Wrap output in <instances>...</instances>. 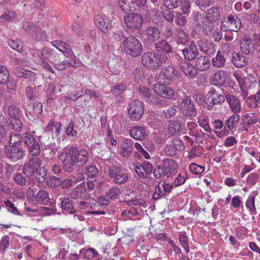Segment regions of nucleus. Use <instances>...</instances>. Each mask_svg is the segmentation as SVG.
<instances>
[{
  "mask_svg": "<svg viewBox=\"0 0 260 260\" xmlns=\"http://www.w3.org/2000/svg\"><path fill=\"white\" fill-rule=\"evenodd\" d=\"M89 153L85 149H79L76 146H72L67 151H64L58 158L62 161V168L67 172H72L74 167L80 168L85 165L89 159Z\"/></svg>",
  "mask_w": 260,
  "mask_h": 260,
  "instance_id": "1",
  "label": "nucleus"
},
{
  "mask_svg": "<svg viewBox=\"0 0 260 260\" xmlns=\"http://www.w3.org/2000/svg\"><path fill=\"white\" fill-rule=\"evenodd\" d=\"M240 50L246 55H252L256 49L260 47V35L253 33L252 35L245 34L239 40Z\"/></svg>",
  "mask_w": 260,
  "mask_h": 260,
  "instance_id": "2",
  "label": "nucleus"
},
{
  "mask_svg": "<svg viewBox=\"0 0 260 260\" xmlns=\"http://www.w3.org/2000/svg\"><path fill=\"white\" fill-rule=\"evenodd\" d=\"M169 58L164 53H154L151 52L144 53L141 58V62L147 69L153 72L157 71L161 64L166 63Z\"/></svg>",
  "mask_w": 260,
  "mask_h": 260,
  "instance_id": "3",
  "label": "nucleus"
},
{
  "mask_svg": "<svg viewBox=\"0 0 260 260\" xmlns=\"http://www.w3.org/2000/svg\"><path fill=\"white\" fill-rule=\"evenodd\" d=\"M178 164L171 158H164L160 164L156 165L153 171L156 179L162 177L170 178L177 172Z\"/></svg>",
  "mask_w": 260,
  "mask_h": 260,
  "instance_id": "4",
  "label": "nucleus"
},
{
  "mask_svg": "<svg viewBox=\"0 0 260 260\" xmlns=\"http://www.w3.org/2000/svg\"><path fill=\"white\" fill-rule=\"evenodd\" d=\"M122 46L126 53L133 57H138L143 52L141 42L133 36L124 37Z\"/></svg>",
  "mask_w": 260,
  "mask_h": 260,
  "instance_id": "5",
  "label": "nucleus"
},
{
  "mask_svg": "<svg viewBox=\"0 0 260 260\" xmlns=\"http://www.w3.org/2000/svg\"><path fill=\"white\" fill-rule=\"evenodd\" d=\"M4 152L6 158L10 162H16L22 159L25 154V150L17 143H8L4 147Z\"/></svg>",
  "mask_w": 260,
  "mask_h": 260,
  "instance_id": "6",
  "label": "nucleus"
},
{
  "mask_svg": "<svg viewBox=\"0 0 260 260\" xmlns=\"http://www.w3.org/2000/svg\"><path fill=\"white\" fill-rule=\"evenodd\" d=\"M243 27L241 20L235 15L224 16L220 23V28L223 31L238 32Z\"/></svg>",
  "mask_w": 260,
  "mask_h": 260,
  "instance_id": "7",
  "label": "nucleus"
},
{
  "mask_svg": "<svg viewBox=\"0 0 260 260\" xmlns=\"http://www.w3.org/2000/svg\"><path fill=\"white\" fill-rule=\"evenodd\" d=\"M179 108L183 116L192 119L197 115V109L191 98L185 95L178 104Z\"/></svg>",
  "mask_w": 260,
  "mask_h": 260,
  "instance_id": "8",
  "label": "nucleus"
},
{
  "mask_svg": "<svg viewBox=\"0 0 260 260\" xmlns=\"http://www.w3.org/2000/svg\"><path fill=\"white\" fill-rule=\"evenodd\" d=\"M23 143L28 153L33 157L39 155L41 152V147L38 139L29 133H24Z\"/></svg>",
  "mask_w": 260,
  "mask_h": 260,
  "instance_id": "9",
  "label": "nucleus"
},
{
  "mask_svg": "<svg viewBox=\"0 0 260 260\" xmlns=\"http://www.w3.org/2000/svg\"><path fill=\"white\" fill-rule=\"evenodd\" d=\"M225 100V96L218 93L215 89H212L205 95L204 103L207 109L211 111L214 105H221Z\"/></svg>",
  "mask_w": 260,
  "mask_h": 260,
  "instance_id": "10",
  "label": "nucleus"
},
{
  "mask_svg": "<svg viewBox=\"0 0 260 260\" xmlns=\"http://www.w3.org/2000/svg\"><path fill=\"white\" fill-rule=\"evenodd\" d=\"M124 22L127 28L139 30L142 26L144 18L141 14L132 12L125 15Z\"/></svg>",
  "mask_w": 260,
  "mask_h": 260,
  "instance_id": "11",
  "label": "nucleus"
},
{
  "mask_svg": "<svg viewBox=\"0 0 260 260\" xmlns=\"http://www.w3.org/2000/svg\"><path fill=\"white\" fill-rule=\"evenodd\" d=\"M178 74L179 71L176 66L171 64L161 69L159 77L164 84L168 85L171 83L175 77L178 76Z\"/></svg>",
  "mask_w": 260,
  "mask_h": 260,
  "instance_id": "12",
  "label": "nucleus"
},
{
  "mask_svg": "<svg viewBox=\"0 0 260 260\" xmlns=\"http://www.w3.org/2000/svg\"><path fill=\"white\" fill-rule=\"evenodd\" d=\"M41 165V160L38 157H32L24 164L22 172L26 177H31L35 175Z\"/></svg>",
  "mask_w": 260,
  "mask_h": 260,
  "instance_id": "13",
  "label": "nucleus"
},
{
  "mask_svg": "<svg viewBox=\"0 0 260 260\" xmlns=\"http://www.w3.org/2000/svg\"><path fill=\"white\" fill-rule=\"evenodd\" d=\"M128 115L134 121H138L142 117L144 112L143 103L139 100H135L129 105Z\"/></svg>",
  "mask_w": 260,
  "mask_h": 260,
  "instance_id": "14",
  "label": "nucleus"
},
{
  "mask_svg": "<svg viewBox=\"0 0 260 260\" xmlns=\"http://www.w3.org/2000/svg\"><path fill=\"white\" fill-rule=\"evenodd\" d=\"M220 10L221 8L216 5L207 9L200 16L206 22L215 23L221 16Z\"/></svg>",
  "mask_w": 260,
  "mask_h": 260,
  "instance_id": "15",
  "label": "nucleus"
},
{
  "mask_svg": "<svg viewBox=\"0 0 260 260\" xmlns=\"http://www.w3.org/2000/svg\"><path fill=\"white\" fill-rule=\"evenodd\" d=\"M22 28L33 39L38 41L43 39L41 28L33 23L28 21L24 22L23 23Z\"/></svg>",
  "mask_w": 260,
  "mask_h": 260,
  "instance_id": "16",
  "label": "nucleus"
},
{
  "mask_svg": "<svg viewBox=\"0 0 260 260\" xmlns=\"http://www.w3.org/2000/svg\"><path fill=\"white\" fill-rule=\"evenodd\" d=\"M186 46L181 50L184 60L188 61L194 60L199 53L196 44L194 42L191 41L189 45Z\"/></svg>",
  "mask_w": 260,
  "mask_h": 260,
  "instance_id": "17",
  "label": "nucleus"
},
{
  "mask_svg": "<svg viewBox=\"0 0 260 260\" xmlns=\"http://www.w3.org/2000/svg\"><path fill=\"white\" fill-rule=\"evenodd\" d=\"M51 44L59 51L61 52L67 58L74 60L76 56L69 44L59 40L53 41Z\"/></svg>",
  "mask_w": 260,
  "mask_h": 260,
  "instance_id": "18",
  "label": "nucleus"
},
{
  "mask_svg": "<svg viewBox=\"0 0 260 260\" xmlns=\"http://www.w3.org/2000/svg\"><path fill=\"white\" fill-rule=\"evenodd\" d=\"M193 64L194 68L196 69V71L204 72L210 69L211 60L208 57L202 55L199 57H197L193 62Z\"/></svg>",
  "mask_w": 260,
  "mask_h": 260,
  "instance_id": "19",
  "label": "nucleus"
},
{
  "mask_svg": "<svg viewBox=\"0 0 260 260\" xmlns=\"http://www.w3.org/2000/svg\"><path fill=\"white\" fill-rule=\"evenodd\" d=\"M153 89L158 95L168 99H172L174 94V90L172 88L162 84H155Z\"/></svg>",
  "mask_w": 260,
  "mask_h": 260,
  "instance_id": "20",
  "label": "nucleus"
},
{
  "mask_svg": "<svg viewBox=\"0 0 260 260\" xmlns=\"http://www.w3.org/2000/svg\"><path fill=\"white\" fill-rule=\"evenodd\" d=\"M59 204L60 208L64 214H74L76 213L77 210L74 206V202L69 198H60Z\"/></svg>",
  "mask_w": 260,
  "mask_h": 260,
  "instance_id": "21",
  "label": "nucleus"
},
{
  "mask_svg": "<svg viewBox=\"0 0 260 260\" xmlns=\"http://www.w3.org/2000/svg\"><path fill=\"white\" fill-rule=\"evenodd\" d=\"M259 119L257 116L253 113H246L242 117L241 125L245 131L248 132V129L256 123L258 122Z\"/></svg>",
  "mask_w": 260,
  "mask_h": 260,
  "instance_id": "22",
  "label": "nucleus"
},
{
  "mask_svg": "<svg viewBox=\"0 0 260 260\" xmlns=\"http://www.w3.org/2000/svg\"><path fill=\"white\" fill-rule=\"evenodd\" d=\"M118 5L121 10L126 14L137 10L136 6H138L137 0H118Z\"/></svg>",
  "mask_w": 260,
  "mask_h": 260,
  "instance_id": "23",
  "label": "nucleus"
},
{
  "mask_svg": "<svg viewBox=\"0 0 260 260\" xmlns=\"http://www.w3.org/2000/svg\"><path fill=\"white\" fill-rule=\"evenodd\" d=\"M198 45L200 50L207 55H211L215 52L213 44L205 39L200 40L198 42Z\"/></svg>",
  "mask_w": 260,
  "mask_h": 260,
  "instance_id": "24",
  "label": "nucleus"
},
{
  "mask_svg": "<svg viewBox=\"0 0 260 260\" xmlns=\"http://www.w3.org/2000/svg\"><path fill=\"white\" fill-rule=\"evenodd\" d=\"M226 101L228 103L232 111L234 113H238L241 109L240 100L235 95L228 94L225 95Z\"/></svg>",
  "mask_w": 260,
  "mask_h": 260,
  "instance_id": "25",
  "label": "nucleus"
},
{
  "mask_svg": "<svg viewBox=\"0 0 260 260\" xmlns=\"http://www.w3.org/2000/svg\"><path fill=\"white\" fill-rule=\"evenodd\" d=\"M133 149V142L132 140L125 139L120 145V155L124 157H129Z\"/></svg>",
  "mask_w": 260,
  "mask_h": 260,
  "instance_id": "26",
  "label": "nucleus"
},
{
  "mask_svg": "<svg viewBox=\"0 0 260 260\" xmlns=\"http://www.w3.org/2000/svg\"><path fill=\"white\" fill-rule=\"evenodd\" d=\"M179 67L186 76L193 78L197 75V71L193 70L194 67L188 61L185 60L181 61L179 63Z\"/></svg>",
  "mask_w": 260,
  "mask_h": 260,
  "instance_id": "27",
  "label": "nucleus"
},
{
  "mask_svg": "<svg viewBox=\"0 0 260 260\" xmlns=\"http://www.w3.org/2000/svg\"><path fill=\"white\" fill-rule=\"evenodd\" d=\"M95 25L101 30L102 32L106 34L110 28V23L107 19L104 18L100 15H96L94 18Z\"/></svg>",
  "mask_w": 260,
  "mask_h": 260,
  "instance_id": "28",
  "label": "nucleus"
},
{
  "mask_svg": "<svg viewBox=\"0 0 260 260\" xmlns=\"http://www.w3.org/2000/svg\"><path fill=\"white\" fill-rule=\"evenodd\" d=\"M129 135L132 137L139 141L144 140L148 136L145 129L139 126L132 127L129 130Z\"/></svg>",
  "mask_w": 260,
  "mask_h": 260,
  "instance_id": "29",
  "label": "nucleus"
},
{
  "mask_svg": "<svg viewBox=\"0 0 260 260\" xmlns=\"http://www.w3.org/2000/svg\"><path fill=\"white\" fill-rule=\"evenodd\" d=\"M226 72L220 70L215 73L211 79V83L212 85L218 87L223 86L226 82Z\"/></svg>",
  "mask_w": 260,
  "mask_h": 260,
  "instance_id": "30",
  "label": "nucleus"
},
{
  "mask_svg": "<svg viewBox=\"0 0 260 260\" xmlns=\"http://www.w3.org/2000/svg\"><path fill=\"white\" fill-rule=\"evenodd\" d=\"M155 47L158 52L157 53H164L168 57V54L173 52V49L171 45L165 40H162L155 43Z\"/></svg>",
  "mask_w": 260,
  "mask_h": 260,
  "instance_id": "31",
  "label": "nucleus"
},
{
  "mask_svg": "<svg viewBox=\"0 0 260 260\" xmlns=\"http://www.w3.org/2000/svg\"><path fill=\"white\" fill-rule=\"evenodd\" d=\"M232 61L233 64L239 68L245 67L248 62L247 58L243 55L236 52L232 53Z\"/></svg>",
  "mask_w": 260,
  "mask_h": 260,
  "instance_id": "32",
  "label": "nucleus"
},
{
  "mask_svg": "<svg viewBox=\"0 0 260 260\" xmlns=\"http://www.w3.org/2000/svg\"><path fill=\"white\" fill-rule=\"evenodd\" d=\"M175 35L176 36V42L178 45L186 46L189 43V36L182 28H176L175 29Z\"/></svg>",
  "mask_w": 260,
  "mask_h": 260,
  "instance_id": "33",
  "label": "nucleus"
},
{
  "mask_svg": "<svg viewBox=\"0 0 260 260\" xmlns=\"http://www.w3.org/2000/svg\"><path fill=\"white\" fill-rule=\"evenodd\" d=\"M215 68H224L226 66V59L220 51H218L216 56L211 60V64Z\"/></svg>",
  "mask_w": 260,
  "mask_h": 260,
  "instance_id": "34",
  "label": "nucleus"
},
{
  "mask_svg": "<svg viewBox=\"0 0 260 260\" xmlns=\"http://www.w3.org/2000/svg\"><path fill=\"white\" fill-rule=\"evenodd\" d=\"M240 120V116L237 113H235L234 114L231 116L229 119L226 121L225 124V127L224 129H225L226 127L228 128V129H233L235 128L237 122ZM223 133L225 135H228L229 134V130H224Z\"/></svg>",
  "mask_w": 260,
  "mask_h": 260,
  "instance_id": "35",
  "label": "nucleus"
},
{
  "mask_svg": "<svg viewBox=\"0 0 260 260\" xmlns=\"http://www.w3.org/2000/svg\"><path fill=\"white\" fill-rule=\"evenodd\" d=\"M70 197L75 200L80 199L85 200L88 199V195L86 189L84 187H80L76 188L74 191L71 192Z\"/></svg>",
  "mask_w": 260,
  "mask_h": 260,
  "instance_id": "36",
  "label": "nucleus"
},
{
  "mask_svg": "<svg viewBox=\"0 0 260 260\" xmlns=\"http://www.w3.org/2000/svg\"><path fill=\"white\" fill-rule=\"evenodd\" d=\"M99 170L97 168L92 165H89L84 168V173L87 176L88 180L91 181L96 180Z\"/></svg>",
  "mask_w": 260,
  "mask_h": 260,
  "instance_id": "37",
  "label": "nucleus"
},
{
  "mask_svg": "<svg viewBox=\"0 0 260 260\" xmlns=\"http://www.w3.org/2000/svg\"><path fill=\"white\" fill-rule=\"evenodd\" d=\"M146 36L148 39L155 41L160 38V32L155 26H148L146 29Z\"/></svg>",
  "mask_w": 260,
  "mask_h": 260,
  "instance_id": "38",
  "label": "nucleus"
},
{
  "mask_svg": "<svg viewBox=\"0 0 260 260\" xmlns=\"http://www.w3.org/2000/svg\"><path fill=\"white\" fill-rule=\"evenodd\" d=\"M13 73L15 75L19 78H24L25 79H29L32 77L34 74V72L25 70L20 67H16L13 69Z\"/></svg>",
  "mask_w": 260,
  "mask_h": 260,
  "instance_id": "39",
  "label": "nucleus"
},
{
  "mask_svg": "<svg viewBox=\"0 0 260 260\" xmlns=\"http://www.w3.org/2000/svg\"><path fill=\"white\" fill-rule=\"evenodd\" d=\"M201 23L202 26L201 30L202 32L206 36H211L213 33V30L214 28L215 23L214 22H206L205 19L202 18Z\"/></svg>",
  "mask_w": 260,
  "mask_h": 260,
  "instance_id": "40",
  "label": "nucleus"
},
{
  "mask_svg": "<svg viewBox=\"0 0 260 260\" xmlns=\"http://www.w3.org/2000/svg\"><path fill=\"white\" fill-rule=\"evenodd\" d=\"M20 109L14 105H11L8 107L9 116L13 119H18L22 116Z\"/></svg>",
  "mask_w": 260,
  "mask_h": 260,
  "instance_id": "41",
  "label": "nucleus"
},
{
  "mask_svg": "<svg viewBox=\"0 0 260 260\" xmlns=\"http://www.w3.org/2000/svg\"><path fill=\"white\" fill-rule=\"evenodd\" d=\"M80 253L82 254L84 258L87 260L96 257L99 255L97 251L93 248H82L80 250Z\"/></svg>",
  "mask_w": 260,
  "mask_h": 260,
  "instance_id": "42",
  "label": "nucleus"
},
{
  "mask_svg": "<svg viewBox=\"0 0 260 260\" xmlns=\"http://www.w3.org/2000/svg\"><path fill=\"white\" fill-rule=\"evenodd\" d=\"M181 125L178 120H172L169 124V133L171 135L179 132L181 131Z\"/></svg>",
  "mask_w": 260,
  "mask_h": 260,
  "instance_id": "43",
  "label": "nucleus"
},
{
  "mask_svg": "<svg viewBox=\"0 0 260 260\" xmlns=\"http://www.w3.org/2000/svg\"><path fill=\"white\" fill-rule=\"evenodd\" d=\"M36 199L42 204H47L49 201V197L48 192L43 189L40 190L36 194Z\"/></svg>",
  "mask_w": 260,
  "mask_h": 260,
  "instance_id": "44",
  "label": "nucleus"
},
{
  "mask_svg": "<svg viewBox=\"0 0 260 260\" xmlns=\"http://www.w3.org/2000/svg\"><path fill=\"white\" fill-rule=\"evenodd\" d=\"M139 95L141 96L144 100L147 102H149L152 95L150 90L146 87L141 86L137 89Z\"/></svg>",
  "mask_w": 260,
  "mask_h": 260,
  "instance_id": "45",
  "label": "nucleus"
},
{
  "mask_svg": "<svg viewBox=\"0 0 260 260\" xmlns=\"http://www.w3.org/2000/svg\"><path fill=\"white\" fill-rule=\"evenodd\" d=\"M53 49L44 47L38 53V57L40 60H49Z\"/></svg>",
  "mask_w": 260,
  "mask_h": 260,
  "instance_id": "46",
  "label": "nucleus"
},
{
  "mask_svg": "<svg viewBox=\"0 0 260 260\" xmlns=\"http://www.w3.org/2000/svg\"><path fill=\"white\" fill-rule=\"evenodd\" d=\"M24 138V133L23 135L21 134L12 132L9 136V140L8 143L11 144L13 143H17V144L20 145L22 142H23V138Z\"/></svg>",
  "mask_w": 260,
  "mask_h": 260,
  "instance_id": "47",
  "label": "nucleus"
},
{
  "mask_svg": "<svg viewBox=\"0 0 260 260\" xmlns=\"http://www.w3.org/2000/svg\"><path fill=\"white\" fill-rule=\"evenodd\" d=\"M46 183L49 187L55 188L60 186L61 184V178L56 176H51L47 178Z\"/></svg>",
  "mask_w": 260,
  "mask_h": 260,
  "instance_id": "48",
  "label": "nucleus"
},
{
  "mask_svg": "<svg viewBox=\"0 0 260 260\" xmlns=\"http://www.w3.org/2000/svg\"><path fill=\"white\" fill-rule=\"evenodd\" d=\"M26 176H24L21 173H15L14 175L13 179L14 182L21 186H24L26 183Z\"/></svg>",
  "mask_w": 260,
  "mask_h": 260,
  "instance_id": "49",
  "label": "nucleus"
},
{
  "mask_svg": "<svg viewBox=\"0 0 260 260\" xmlns=\"http://www.w3.org/2000/svg\"><path fill=\"white\" fill-rule=\"evenodd\" d=\"M80 91H74L68 93V94L64 96L65 100L68 101L75 102L78 100L79 98L82 96V94H81Z\"/></svg>",
  "mask_w": 260,
  "mask_h": 260,
  "instance_id": "50",
  "label": "nucleus"
},
{
  "mask_svg": "<svg viewBox=\"0 0 260 260\" xmlns=\"http://www.w3.org/2000/svg\"><path fill=\"white\" fill-rule=\"evenodd\" d=\"M161 183L158 182V184L155 186V191L152 196V198L154 200H157L160 199V197L165 196V192H164V189L163 187H162V185L160 186Z\"/></svg>",
  "mask_w": 260,
  "mask_h": 260,
  "instance_id": "51",
  "label": "nucleus"
},
{
  "mask_svg": "<svg viewBox=\"0 0 260 260\" xmlns=\"http://www.w3.org/2000/svg\"><path fill=\"white\" fill-rule=\"evenodd\" d=\"M181 1L163 0V4L168 9H172L177 8L181 4Z\"/></svg>",
  "mask_w": 260,
  "mask_h": 260,
  "instance_id": "52",
  "label": "nucleus"
},
{
  "mask_svg": "<svg viewBox=\"0 0 260 260\" xmlns=\"http://www.w3.org/2000/svg\"><path fill=\"white\" fill-rule=\"evenodd\" d=\"M189 169L191 172L196 175H201L205 171V167L198 164L192 163L189 166Z\"/></svg>",
  "mask_w": 260,
  "mask_h": 260,
  "instance_id": "53",
  "label": "nucleus"
},
{
  "mask_svg": "<svg viewBox=\"0 0 260 260\" xmlns=\"http://www.w3.org/2000/svg\"><path fill=\"white\" fill-rule=\"evenodd\" d=\"M120 192V189L118 187H113L106 192V197L112 200L115 199Z\"/></svg>",
  "mask_w": 260,
  "mask_h": 260,
  "instance_id": "54",
  "label": "nucleus"
},
{
  "mask_svg": "<svg viewBox=\"0 0 260 260\" xmlns=\"http://www.w3.org/2000/svg\"><path fill=\"white\" fill-rule=\"evenodd\" d=\"M125 89V85L122 83H119L112 87L111 92L113 94H122Z\"/></svg>",
  "mask_w": 260,
  "mask_h": 260,
  "instance_id": "55",
  "label": "nucleus"
},
{
  "mask_svg": "<svg viewBox=\"0 0 260 260\" xmlns=\"http://www.w3.org/2000/svg\"><path fill=\"white\" fill-rule=\"evenodd\" d=\"M9 45L14 50L18 52H21L22 49V45L19 40H9L8 41Z\"/></svg>",
  "mask_w": 260,
  "mask_h": 260,
  "instance_id": "56",
  "label": "nucleus"
},
{
  "mask_svg": "<svg viewBox=\"0 0 260 260\" xmlns=\"http://www.w3.org/2000/svg\"><path fill=\"white\" fill-rule=\"evenodd\" d=\"M128 179V176L126 174L122 172L121 170L120 173H119L114 178V181L117 184H122L125 183Z\"/></svg>",
  "mask_w": 260,
  "mask_h": 260,
  "instance_id": "57",
  "label": "nucleus"
},
{
  "mask_svg": "<svg viewBox=\"0 0 260 260\" xmlns=\"http://www.w3.org/2000/svg\"><path fill=\"white\" fill-rule=\"evenodd\" d=\"M66 134L70 137H77V132L74 129V123L72 120H71L66 128Z\"/></svg>",
  "mask_w": 260,
  "mask_h": 260,
  "instance_id": "58",
  "label": "nucleus"
},
{
  "mask_svg": "<svg viewBox=\"0 0 260 260\" xmlns=\"http://www.w3.org/2000/svg\"><path fill=\"white\" fill-rule=\"evenodd\" d=\"M11 124L12 128L17 132H20L22 131L23 127V123L21 120L20 118L18 119H13L10 123Z\"/></svg>",
  "mask_w": 260,
  "mask_h": 260,
  "instance_id": "59",
  "label": "nucleus"
},
{
  "mask_svg": "<svg viewBox=\"0 0 260 260\" xmlns=\"http://www.w3.org/2000/svg\"><path fill=\"white\" fill-rule=\"evenodd\" d=\"M180 5L182 13L184 15L188 14L190 10V0H182V2H181Z\"/></svg>",
  "mask_w": 260,
  "mask_h": 260,
  "instance_id": "60",
  "label": "nucleus"
},
{
  "mask_svg": "<svg viewBox=\"0 0 260 260\" xmlns=\"http://www.w3.org/2000/svg\"><path fill=\"white\" fill-rule=\"evenodd\" d=\"M258 176V174L256 173H250L246 180L247 185L251 186L254 185L257 181Z\"/></svg>",
  "mask_w": 260,
  "mask_h": 260,
  "instance_id": "61",
  "label": "nucleus"
},
{
  "mask_svg": "<svg viewBox=\"0 0 260 260\" xmlns=\"http://www.w3.org/2000/svg\"><path fill=\"white\" fill-rule=\"evenodd\" d=\"M175 22L179 26L182 27L186 23V19L181 13H178L175 19Z\"/></svg>",
  "mask_w": 260,
  "mask_h": 260,
  "instance_id": "62",
  "label": "nucleus"
},
{
  "mask_svg": "<svg viewBox=\"0 0 260 260\" xmlns=\"http://www.w3.org/2000/svg\"><path fill=\"white\" fill-rule=\"evenodd\" d=\"M36 178L40 183L43 182L45 180L46 172L42 168L38 169V171L36 173Z\"/></svg>",
  "mask_w": 260,
  "mask_h": 260,
  "instance_id": "63",
  "label": "nucleus"
},
{
  "mask_svg": "<svg viewBox=\"0 0 260 260\" xmlns=\"http://www.w3.org/2000/svg\"><path fill=\"white\" fill-rule=\"evenodd\" d=\"M135 171L140 178L146 179L148 176L141 165H137L135 167Z\"/></svg>",
  "mask_w": 260,
  "mask_h": 260,
  "instance_id": "64",
  "label": "nucleus"
}]
</instances>
